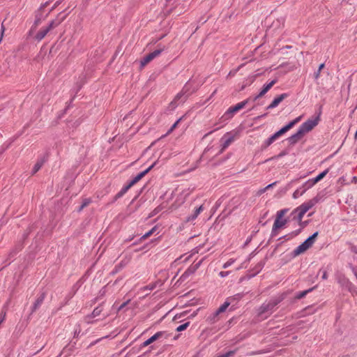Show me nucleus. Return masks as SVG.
<instances>
[{
	"label": "nucleus",
	"instance_id": "f257e3e1",
	"mask_svg": "<svg viewBox=\"0 0 357 357\" xmlns=\"http://www.w3.org/2000/svg\"><path fill=\"white\" fill-rule=\"evenodd\" d=\"M302 116H300L296 118L292 121L289 122L287 125L282 128L280 130L276 132L274 135L270 137L265 142L264 147L266 148L270 146L272 143H273L277 139H278L282 135L284 134L291 128H293L297 123H298L301 120Z\"/></svg>",
	"mask_w": 357,
	"mask_h": 357
},
{
	"label": "nucleus",
	"instance_id": "f03ea898",
	"mask_svg": "<svg viewBox=\"0 0 357 357\" xmlns=\"http://www.w3.org/2000/svg\"><path fill=\"white\" fill-rule=\"evenodd\" d=\"M278 299L271 300L267 303H264L259 309L257 312V316L261 319H266L272 312L273 308L280 303Z\"/></svg>",
	"mask_w": 357,
	"mask_h": 357
},
{
	"label": "nucleus",
	"instance_id": "7ed1b4c3",
	"mask_svg": "<svg viewBox=\"0 0 357 357\" xmlns=\"http://www.w3.org/2000/svg\"><path fill=\"white\" fill-rule=\"evenodd\" d=\"M318 232L314 233L312 236L307 238L303 243L298 246L294 251V255L297 256L308 250L314 243Z\"/></svg>",
	"mask_w": 357,
	"mask_h": 357
},
{
	"label": "nucleus",
	"instance_id": "20e7f679",
	"mask_svg": "<svg viewBox=\"0 0 357 357\" xmlns=\"http://www.w3.org/2000/svg\"><path fill=\"white\" fill-rule=\"evenodd\" d=\"M64 19H65V17H63L61 20L56 19V20H52L47 26L42 28L38 31V33H37V35L36 36V39L38 40H42L50 30L58 26L61 23V22H63L64 20Z\"/></svg>",
	"mask_w": 357,
	"mask_h": 357
},
{
	"label": "nucleus",
	"instance_id": "39448f33",
	"mask_svg": "<svg viewBox=\"0 0 357 357\" xmlns=\"http://www.w3.org/2000/svg\"><path fill=\"white\" fill-rule=\"evenodd\" d=\"M318 202V199L317 197L310 199L303 204H302L300 206L296 208V211L298 212V218L300 220H302L305 213L308 211L311 208H312Z\"/></svg>",
	"mask_w": 357,
	"mask_h": 357
},
{
	"label": "nucleus",
	"instance_id": "423d86ee",
	"mask_svg": "<svg viewBox=\"0 0 357 357\" xmlns=\"http://www.w3.org/2000/svg\"><path fill=\"white\" fill-rule=\"evenodd\" d=\"M248 102V100H245L237 103L235 106L229 107L222 115V119L225 121L231 119L234 114L243 109Z\"/></svg>",
	"mask_w": 357,
	"mask_h": 357
},
{
	"label": "nucleus",
	"instance_id": "0eeeda50",
	"mask_svg": "<svg viewBox=\"0 0 357 357\" xmlns=\"http://www.w3.org/2000/svg\"><path fill=\"white\" fill-rule=\"evenodd\" d=\"M190 87V83H187L183 88L182 91L176 96L174 100L171 102V105H172L174 107L178 105L181 102H183L186 99L188 96L187 93L189 91Z\"/></svg>",
	"mask_w": 357,
	"mask_h": 357
},
{
	"label": "nucleus",
	"instance_id": "6e6552de",
	"mask_svg": "<svg viewBox=\"0 0 357 357\" xmlns=\"http://www.w3.org/2000/svg\"><path fill=\"white\" fill-rule=\"evenodd\" d=\"M319 116L314 118V119H310L307 121L304 122L300 127V132L305 135L306 132H308L311 130H312L319 122Z\"/></svg>",
	"mask_w": 357,
	"mask_h": 357
},
{
	"label": "nucleus",
	"instance_id": "1a4fd4ad",
	"mask_svg": "<svg viewBox=\"0 0 357 357\" xmlns=\"http://www.w3.org/2000/svg\"><path fill=\"white\" fill-rule=\"evenodd\" d=\"M238 132L236 131H231L225 134L221 138V143L222 149H226L229 144L233 142L236 138Z\"/></svg>",
	"mask_w": 357,
	"mask_h": 357
},
{
	"label": "nucleus",
	"instance_id": "9d476101",
	"mask_svg": "<svg viewBox=\"0 0 357 357\" xmlns=\"http://www.w3.org/2000/svg\"><path fill=\"white\" fill-rule=\"evenodd\" d=\"M48 4H49V2H47V1L44 3L43 4H42L40 6L39 9L36 11V15H35L36 19H35V22H34V25L36 26H37L41 22V21L45 20L50 14V12H47L45 14L44 13V9L45 7H47L48 6Z\"/></svg>",
	"mask_w": 357,
	"mask_h": 357
},
{
	"label": "nucleus",
	"instance_id": "9b49d317",
	"mask_svg": "<svg viewBox=\"0 0 357 357\" xmlns=\"http://www.w3.org/2000/svg\"><path fill=\"white\" fill-rule=\"evenodd\" d=\"M165 47H162L159 50H156L153 51V52L149 54L146 56L144 57V59L141 61V66L144 67L147 63H149L151 61H152L155 57L158 56L161 52L164 50Z\"/></svg>",
	"mask_w": 357,
	"mask_h": 357
},
{
	"label": "nucleus",
	"instance_id": "f8f14e48",
	"mask_svg": "<svg viewBox=\"0 0 357 357\" xmlns=\"http://www.w3.org/2000/svg\"><path fill=\"white\" fill-rule=\"evenodd\" d=\"M286 223V219H275L271 231L272 236H277L278 229L282 228Z\"/></svg>",
	"mask_w": 357,
	"mask_h": 357
},
{
	"label": "nucleus",
	"instance_id": "ddd939ff",
	"mask_svg": "<svg viewBox=\"0 0 357 357\" xmlns=\"http://www.w3.org/2000/svg\"><path fill=\"white\" fill-rule=\"evenodd\" d=\"M204 211V206L203 205L199 206V207L196 208L193 213L190 215H189L186 218V222H192L197 216Z\"/></svg>",
	"mask_w": 357,
	"mask_h": 357
},
{
	"label": "nucleus",
	"instance_id": "4468645a",
	"mask_svg": "<svg viewBox=\"0 0 357 357\" xmlns=\"http://www.w3.org/2000/svg\"><path fill=\"white\" fill-rule=\"evenodd\" d=\"M165 333L163 331L157 332L155 334H154L153 336H151L150 338H149L143 343V347H146L150 344L153 343V342L160 339L164 336Z\"/></svg>",
	"mask_w": 357,
	"mask_h": 357
},
{
	"label": "nucleus",
	"instance_id": "2eb2a0df",
	"mask_svg": "<svg viewBox=\"0 0 357 357\" xmlns=\"http://www.w3.org/2000/svg\"><path fill=\"white\" fill-rule=\"evenodd\" d=\"M276 83V80H272L271 82L264 84L261 91L259 93L255 98V100L258 99L260 97L264 96L271 89V87Z\"/></svg>",
	"mask_w": 357,
	"mask_h": 357
},
{
	"label": "nucleus",
	"instance_id": "dca6fc26",
	"mask_svg": "<svg viewBox=\"0 0 357 357\" xmlns=\"http://www.w3.org/2000/svg\"><path fill=\"white\" fill-rule=\"evenodd\" d=\"M287 97V93H282L276 97L273 102L267 107V109H273L276 107L284 98Z\"/></svg>",
	"mask_w": 357,
	"mask_h": 357
},
{
	"label": "nucleus",
	"instance_id": "f3484780",
	"mask_svg": "<svg viewBox=\"0 0 357 357\" xmlns=\"http://www.w3.org/2000/svg\"><path fill=\"white\" fill-rule=\"evenodd\" d=\"M102 309L100 306L95 308L90 315H88L85 317L86 322L91 323L90 319L91 318H95V317L99 316L100 314V313L102 312Z\"/></svg>",
	"mask_w": 357,
	"mask_h": 357
},
{
	"label": "nucleus",
	"instance_id": "a211bd4d",
	"mask_svg": "<svg viewBox=\"0 0 357 357\" xmlns=\"http://www.w3.org/2000/svg\"><path fill=\"white\" fill-rule=\"evenodd\" d=\"M315 184L313 182V181L312 179H309L305 183H303V185L301 187V189H302L301 194H304L306 190L311 188Z\"/></svg>",
	"mask_w": 357,
	"mask_h": 357
},
{
	"label": "nucleus",
	"instance_id": "6ab92c4d",
	"mask_svg": "<svg viewBox=\"0 0 357 357\" xmlns=\"http://www.w3.org/2000/svg\"><path fill=\"white\" fill-rule=\"evenodd\" d=\"M303 135H304L303 133L300 132V130L298 129V131L296 132V133L291 135L289 138V142L291 144H294V143L297 142L299 139H301Z\"/></svg>",
	"mask_w": 357,
	"mask_h": 357
},
{
	"label": "nucleus",
	"instance_id": "aec40b11",
	"mask_svg": "<svg viewBox=\"0 0 357 357\" xmlns=\"http://www.w3.org/2000/svg\"><path fill=\"white\" fill-rule=\"evenodd\" d=\"M131 185L128 183L127 185L124 186L115 196L114 199L116 200L119 198L123 197L127 191L131 188Z\"/></svg>",
	"mask_w": 357,
	"mask_h": 357
},
{
	"label": "nucleus",
	"instance_id": "412c9836",
	"mask_svg": "<svg viewBox=\"0 0 357 357\" xmlns=\"http://www.w3.org/2000/svg\"><path fill=\"white\" fill-rule=\"evenodd\" d=\"M220 314L218 313L217 310L214 312H213L211 314H210L207 319H206V321L209 323V324H214L217 321H218V317Z\"/></svg>",
	"mask_w": 357,
	"mask_h": 357
},
{
	"label": "nucleus",
	"instance_id": "4be33fe9",
	"mask_svg": "<svg viewBox=\"0 0 357 357\" xmlns=\"http://www.w3.org/2000/svg\"><path fill=\"white\" fill-rule=\"evenodd\" d=\"M328 169H326L323 172L320 173L318 176H317L315 178H312L314 184L320 181L321 179H323L326 175L328 174Z\"/></svg>",
	"mask_w": 357,
	"mask_h": 357
},
{
	"label": "nucleus",
	"instance_id": "5701e85b",
	"mask_svg": "<svg viewBox=\"0 0 357 357\" xmlns=\"http://www.w3.org/2000/svg\"><path fill=\"white\" fill-rule=\"evenodd\" d=\"M44 298H45L44 294H42L37 298V300L36 301V302L33 304L32 311H35L42 304Z\"/></svg>",
	"mask_w": 357,
	"mask_h": 357
},
{
	"label": "nucleus",
	"instance_id": "b1692460",
	"mask_svg": "<svg viewBox=\"0 0 357 357\" xmlns=\"http://www.w3.org/2000/svg\"><path fill=\"white\" fill-rule=\"evenodd\" d=\"M191 191L190 190V189H185L184 190L180 195L181 196V198H179V202L181 203H183L184 202V200L185 199V198L189 196V195L190 194Z\"/></svg>",
	"mask_w": 357,
	"mask_h": 357
},
{
	"label": "nucleus",
	"instance_id": "393cba45",
	"mask_svg": "<svg viewBox=\"0 0 357 357\" xmlns=\"http://www.w3.org/2000/svg\"><path fill=\"white\" fill-rule=\"evenodd\" d=\"M230 302L228 301H226L218 310V313L220 314L222 312H224L227 308L229 306Z\"/></svg>",
	"mask_w": 357,
	"mask_h": 357
},
{
	"label": "nucleus",
	"instance_id": "a878e982",
	"mask_svg": "<svg viewBox=\"0 0 357 357\" xmlns=\"http://www.w3.org/2000/svg\"><path fill=\"white\" fill-rule=\"evenodd\" d=\"M324 68V63H321L319 66V68L317 70V72L314 73V77L315 79H317L319 78L320 77V73H321V70Z\"/></svg>",
	"mask_w": 357,
	"mask_h": 357
},
{
	"label": "nucleus",
	"instance_id": "bb28decb",
	"mask_svg": "<svg viewBox=\"0 0 357 357\" xmlns=\"http://www.w3.org/2000/svg\"><path fill=\"white\" fill-rule=\"evenodd\" d=\"M287 212V209H282L277 212L276 219H284L283 217Z\"/></svg>",
	"mask_w": 357,
	"mask_h": 357
},
{
	"label": "nucleus",
	"instance_id": "cd10ccee",
	"mask_svg": "<svg viewBox=\"0 0 357 357\" xmlns=\"http://www.w3.org/2000/svg\"><path fill=\"white\" fill-rule=\"evenodd\" d=\"M43 164V161H38L36 162V164L34 165L33 169V174L36 173L40 169Z\"/></svg>",
	"mask_w": 357,
	"mask_h": 357
},
{
	"label": "nucleus",
	"instance_id": "c85d7f7f",
	"mask_svg": "<svg viewBox=\"0 0 357 357\" xmlns=\"http://www.w3.org/2000/svg\"><path fill=\"white\" fill-rule=\"evenodd\" d=\"M156 230V227H153L150 231H149L148 232H146V234H144L142 238L143 239H146L148 237H149L151 235H152L153 234V232Z\"/></svg>",
	"mask_w": 357,
	"mask_h": 357
},
{
	"label": "nucleus",
	"instance_id": "c756f323",
	"mask_svg": "<svg viewBox=\"0 0 357 357\" xmlns=\"http://www.w3.org/2000/svg\"><path fill=\"white\" fill-rule=\"evenodd\" d=\"M189 324H190V322H186L183 324L178 326L176 328V331L181 332V331L185 330L188 328V326H189Z\"/></svg>",
	"mask_w": 357,
	"mask_h": 357
},
{
	"label": "nucleus",
	"instance_id": "7c9ffc66",
	"mask_svg": "<svg viewBox=\"0 0 357 357\" xmlns=\"http://www.w3.org/2000/svg\"><path fill=\"white\" fill-rule=\"evenodd\" d=\"M153 166H154V164L151 165L149 167H148L144 171H143V172H140L139 174H138L139 175V176L141 177V178H142L153 167Z\"/></svg>",
	"mask_w": 357,
	"mask_h": 357
},
{
	"label": "nucleus",
	"instance_id": "2f4dec72",
	"mask_svg": "<svg viewBox=\"0 0 357 357\" xmlns=\"http://www.w3.org/2000/svg\"><path fill=\"white\" fill-rule=\"evenodd\" d=\"M235 354H236V350L229 351L227 352L226 354L220 355V356H218L217 357H233V356Z\"/></svg>",
	"mask_w": 357,
	"mask_h": 357
},
{
	"label": "nucleus",
	"instance_id": "473e14b6",
	"mask_svg": "<svg viewBox=\"0 0 357 357\" xmlns=\"http://www.w3.org/2000/svg\"><path fill=\"white\" fill-rule=\"evenodd\" d=\"M301 190L302 189H301V188L295 190V192L293 193V198L297 199L300 196L303 195V194H301Z\"/></svg>",
	"mask_w": 357,
	"mask_h": 357
},
{
	"label": "nucleus",
	"instance_id": "72a5a7b5",
	"mask_svg": "<svg viewBox=\"0 0 357 357\" xmlns=\"http://www.w3.org/2000/svg\"><path fill=\"white\" fill-rule=\"evenodd\" d=\"M141 177L139 174H137L129 183L131 185V186L134 185L135 183H137L138 181L141 180Z\"/></svg>",
	"mask_w": 357,
	"mask_h": 357
},
{
	"label": "nucleus",
	"instance_id": "f704fd0d",
	"mask_svg": "<svg viewBox=\"0 0 357 357\" xmlns=\"http://www.w3.org/2000/svg\"><path fill=\"white\" fill-rule=\"evenodd\" d=\"M312 290V289H310L308 290H305V291H303L302 292H301L298 296H297V298H302L303 297H304L308 292H310V291Z\"/></svg>",
	"mask_w": 357,
	"mask_h": 357
},
{
	"label": "nucleus",
	"instance_id": "c9c22d12",
	"mask_svg": "<svg viewBox=\"0 0 357 357\" xmlns=\"http://www.w3.org/2000/svg\"><path fill=\"white\" fill-rule=\"evenodd\" d=\"M234 262V259H229V261H227L226 263L224 264L223 268H227L229 267L231 264H233Z\"/></svg>",
	"mask_w": 357,
	"mask_h": 357
},
{
	"label": "nucleus",
	"instance_id": "e433bc0d",
	"mask_svg": "<svg viewBox=\"0 0 357 357\" xmlns=\"http://www.w3.org/2000/svg\"><path fill=\"white\" fill-rule=\"evenodd\" d=\"M181 119H179L177 121H176L173 125L171 127V128L169 129V132H172L177 126L178 123H179V121H181Z\"/></svg>",
	"mask_w": 357,
	"mask_h": 357
},
{
	"label": "nucleus",
	"instance_id": "4c0bfd02",
	"mask_svg": "<svg viewBox=\"0 0 357 357\" xmlns=\"http://www.w3.org/2000/svg\"><path fill=\"white\" fill-rule=\"evenodd\" d=\"M90 201L89 199H86L84 200V202H83V204L81 205V206L79 207V211H81L82 210L85 206H86L89 204Z\"/></svg>",
	"mask_w": 357,
	"mask_h": 357
},
{
	"label": "nucleus",
	"instance_id": "58836bf2",
	"mask_svg": "<svg viewBox=\"0 0 357 357\" xmlns=\"http://www.w3.org/2000/svg\"><path fill=\"white\" fill-rule=\"evenodd\" d=\"M229 271H221V272H220L219 275L220 277L225 278V277L229 275Z\"/></svg>",
	"mask_w": 357,
	"mask_h": 357
},
{
	"label": "nucleus",
	"instance_id": "ea45409f",
	"mask_svg": "<svg viewBox=\"0 0 357 357\" xmlns=\"http://www.w3.org/2000/svg\"><path fill=\"white\" fill-rule=\"evenodd\" d=\"M349 291L354 294V293H356L357 291L356 289V288L351 284L349 283Z\"/></svg>",
	"mask_w": 357,
	"mask_h": 357
},
{
	"label": "nucleus",
	"instance_id": "a19ab883",
	"mask_svg": "<svg viewBox=\"0 0 357 357\" xmlns=\"http://www.w3.org/2000/svg\"><path fill=\"white\" fill-rule=\"evenodd\" d=\"M60 3V1H56L54 5L52 6V8L50 10V13L52 12L59 4Z\"/></svg>",
	"mask_w": 357,
	"mask_h": 357
},
{
	"label": "nucleus",
	"instance_id": "79ce46f5",
	"mask_svg": "<svg viewBox=\"0 0 357 357\" xmlns=\"http://www.w3.org/2000/svg\"><path fill=\"white\" fill-rule=\"evenodd\" d=\"M127 303H128V302H125V303H122V304L119 306V307L118 310L119 311V310H122V309H123V307L127 305Z\"/></svg>",
	"mask_w": 357,
	"mask_h": 357
},
{
	"label": "nucleus",
	"instance_id": "37998d69",
	"mask_svg": "<svg viewBox=\"0 0 357 357\" xmlns=\"http://www.w3.org/2000/svg\"><path fill=\"white\" fill-rule=\"evenodd\" d=\"M200 263L201 262H199L195 265V266L192 268H193L192 272L195 271L199 268V266H200Z\"/></svg>",
	"mask_w": 357,
	"mask_h": 357
},
{
	"label": "nucleus",
	"instance_id": "c03bdc74",
	"mask_svg": "<svg viewBox=\"0 0 357 357\" xmlns=\"http://www.w3.org/2000/svg\"><path fill=\"white\" fill-rule=\"evenodd\" d=\"M275 183H275V182H274V183H271V184L268 185L266 187V190H268V189H269V188H271L273 186H274V185H275Z\"/></svg>",
	"mask_w": 357,
	"mask_h": 357
},
{
	"label": "nucleus",
	"instance_id": "a18cd8bd",
	"mask_svg": "<svg viewBox=\"0 0 357 357\" xmlns=\"http://www.w3.org/2000/svg\"><path fill=\"white\" fill-rule=\"evenodd\" d=\"M266 188H263V189H261V190H259L258 194H259V195H261L262 193L265 192H266Z\"/></svg>",
	"mask_w": 357,
	"mask_h": 357
},
{
	"label": "nucleus",
	"instance_id": "49530a36",
	"mask_svg": "<svg viewBox=\"0 0 357 357\" xmlns=\"http://www.w3.org/2000/svg\"><path fill=\"white\" fill-rule=\"evenodd\" d=\"M322 278L323 279H326L327 278V273L326 271L324 272V274L322 275Z\"/></svg>",
	"mask_w": 357,
	"mask_h": 357
},
{
	"label": "nucleus",
	"instance_id": "de8ad7c7",
	"mask_svg": "<svg viewBox=\"0 0 357 357\" xmlns=\"http://www.w3.org/2000/svg\"><path fill=\"white\" fill-rule=\"evenodd\" d=\"M297 234H298V233H297V232L292 233V234H291V237L295 236H296Z\"/></svg>",
	"mask_w": 357,
	"mask_h": 357
},
{
	"label": "nucleus",
	"instance_id": "09e8293b",
	"mask_svg": "<svg viewBox=\"0 0 357 357\" xmlns=\"http://www.w3.org/2000/svg\"><path fill=\"white\" fill-rule=\"evenodd\" d=\"M354 139H357V130H356V133L354 135Z\"/></svg>",
	"mask_w": 357,
	"mask_h": 357
},
{
	"label": "nucleus",
	"instance_id": "8fccbe9b",
	"mask_svg": "<svg viewBox=\"0 0 357 357\" xmlns=\"http://www.w3.org/2000/svg\"><path fill=\"white\" fill-rule=\"evenodd\" d=\"M284 155V153H280V154L278 155V157H281V156H282V155Z\"/></svg>",
	"mask_w": 357,
	"mask_h": 357
},
{
	"label": "nucleus",
	"instance_id": "3c124183",
	"mask_svg": "<svg viewBox=\"0 0 357 357\" xmlns=\"http://www.w3.org/2000/svg\"><path fill=\"white\" fill-rule=\"evenodd\" d=\"M4 30H5V29H4V27H3V26L2 25V26H1V31H2V33H3Z\"/></svg>",
	"mask_w": 357,
	"mask_h": 357
},
{
	"label": "nucleus",
	"instance_id": "603ef678",
	"mask_svg": "<svg viewBox=\"0 0 357 357\" xmlns=\"http://www.w3.org/2000/svg\"><path fill=\"white\" fill-rule=\"evenodd\" d=\"M197 314V312H194L191 316L195 317Z\"/></svg>",
	"mask_w": 357,
	"mask_h": 357
},
{
	"label": "nucleus",
	"instance_id": "864d4df0",
	"mask_svg": "<svg viewBox=\"0 0 357 357\" xmlns=\"http://www.w3.org/2000/svg\"><path fill=\"white\" fill-rule=\"evenodd\" d=\"M356 278L357 279V273H355Z\"/></svg>",
	"mask_w": 357,
	"mask_h": 357
}]
</instances>
